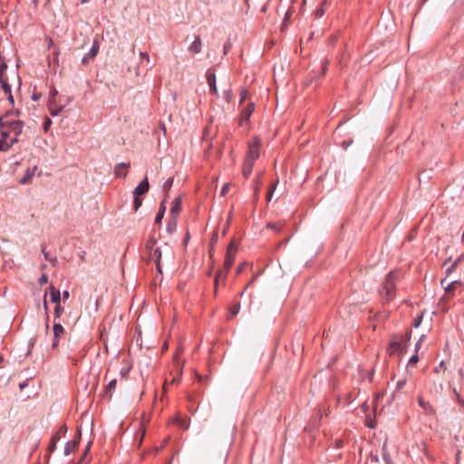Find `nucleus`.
Returning a JSON list of instances; mask_svg holds the SVG:
<instances>
[{"label":"nucleus","mask_w":464,"mask_h":464,"mask_svg":"<svg viewBox=\"0 0 464 464\" xmlns=\"http://www.w3.org/2000/svg\"><path fill=\"white\" fill-rule=\"evenodd\" d=\"M20 388H24V384H20Z\"/></svg>","instance_id":"obj_53"},{"label":"nucleus","mask_w":464,"mask_h":464,"mask_svg":"<svg viewBox=\"0 0 464 464\" xmlns=\"http://www.w3.org/2000/svg\"><path fill=\"white\" fill-rule=\"evenodd\" d=\"M150 185L148 178H145L133 191L134 200L133 207L134 210L137 211L142 204V200L140 198V196L146 194L149 191Z\"/></svg>","instance_id":"obj_7"},{"label":"nucleus","mask_w":464,"mask_h":464,"mask_svg":"<svg viewBox=\"0 0 464 464\" xmlns=\"http://www.w3.org/2000/svg\"><path fill=\"white\" fill-rule=\"evenodd\" d=\"M177 226H178V218L170 216L169 220L167 225V232L169 234H172L177 229Z\"/></svg>","instance_id":"obj_19"},{"label":"nucleus","mask_w":464,"mask_h":464,"mask_svg":"<svg viewBox=\"0 0 464 464\" xmlns=\"http://www.w3.org/2000/svg\"><path fill=\"white\" fill-rule=\"evenodd\" d=\"M47 281H48V276L45 274H43L39 278L40 285H44V284L47 283Z\"/></svg>","instance_id":"obj_36"},{"label":"nucleus","mask_w":464,"mask_h":464,"mask_svg":"<svg viewBox=\"0 0 464 464\" xmlns=\"http://www.w3.org/2000/svg\"><path fill=\"white\" fill-rule=\"evenodd\" d=\"M237 252V247L234 246L233 243H230L227 246L225 262H224V268L228 271L231 266H233L235 256Z\"/></svg>","instance_id":"obj_8"},{"label":"nucleus","mask_w":464,"mask_h":464,"mask_svg":"<svg viewBox=\"0 0 464 464\" xmlns=\"http://www.w3.org/2000/svg\"><path fill=\"white\" fill-rule=\"evenodd\" d=\"M423 338H424V335L422 334L421 337L420 338V340L417 342V343L415 345L416 351H418L420 349Z\"/></svg>","instance_id":"obj_42"},{"label":"nucleus","mask_w":464,"mask_h":464,"mask_svg":"<svg viewBox=\"0 0 464 464\" xmlns=\"http://www.w3.org/2000/svg\"><path fill=\"white\" fill-rule=\"evenodd\" d=\"M130 166L128 163H119L115 166L114 174L116 177H125L127 175V171H123V169H127Z\"/></svg>","instance_id":"obj_18"},{"label":"nucleus","mask_w":464,"mask_h":464,"mask_svg":"<svg viewBox=\"0 0 464 464\" xmlns=\"http://www.w3.org/2000/svg\"><path fill=\"white\" fill-rule=\"evenodd\" d=\"M116 383V379H112L109 382V383L106 386V394H110V396L111 395V392L115 390Z\"/></svg>","instance_id":"obj_23"},{"label":"nucleus","mask_w":464,"mask_h":464,"mask_svg":"<svg viewBox=\"0 0 464 464\" xmlns=\"http://www.w3.org/2000/svg\"><path fill=\"white\" fill-rule=\"evenodd\" d=\"M63 313V308L61 306V304H56L54 307L55 318H59Z\"/></svg>","instance_id":"obj_25"},{"label":"nucleus","mask_w":464,"mask_h":464,"mask_svg":"<svg viewBox=\"0 0 464 464\" xmlns=\"http://www.w3.org/2000/svg\"><path fill=\"white\" fill-rule=\"evenodd\" d=\"M442 367H443V362H441L440 363L439 367H437V368H436V372H439V370H440V368H442Z\"/></svg>","instance_id":"obj_49"},{"label":"nucleus","mask_w":464,"mask_h":464,"mask_svg":"<svg viewBox=\"0 0 464 464\" xmlns=\"http://www.w3.org/2000/svg\"><path fill=\"white\" fill-rule=\"evenodd\" d=\"M49 290L51 302L56 304H60V301L62 299L60 291L56 289L53 285H50Z\"/></svg>","instance_id":"obj_17"},{"label":"nucleus","mask_w":464,"mask_h":464,"mask_svg":"<svg viewBox=\"0 0 464 464\" xmlns=\"http://www.w3.org/2000/svg\"><path fill=\"white\" fill-rule=\"evenodd\" d=\"M247 95H248L247 90L244 89L240 92V96H241L240 103H242L246 99Z\"/></svg>","instance_id":"obj_31"},{"label":"nucleus","mask_w":464,"mask_h":464,"mask_svg":"<svg viewBox=\"0 0 464 464\" xmlns=\"http://www.w3.org/2000/svg\"><path fill=\"white\" fill-rule=\"evenodd\" d=\"M463 259L464 255L460 256L457 260H455L451 266L448 269V271H452V269H454L457 266V265Z\"/></svg>","instance_id":"obj_29"},{"label":"nucleus","mask_w":464,"mask_h":464,"mask_svg":"<svg viewBox=\"0 0 464 464\" xmlns=\"http://www.w3.org/2000/svg\"><path fill=\"white\" fill-rule=\"evenodd\" d=\"M180 427H182L183 429H187V425L185 424L184 421L180 423Z\"/></svg>","instance_id":"obj_50"},{"label":"nucleus","mask_w":464,"mask_h":464,"mask_svg":"<svg viewBox=\"0 0 464 464\" xmlns=\"http://www.w3.org/2000/svg\"><path fill=\"white\" fill-rule=\"evenodd\" d=\"M4 360L3 356L0 355V362H2Z\"/></svg>","instance_id":"obj_51"},{"label":"nucleus","mask_w":464,"mask_h":464,"mask_svg":"<svg viewBox=\"0 0 464 464\" xmlns=\"http://www.w3.org/2000/svg\"><path fill=\"white\" fill-rule=\"evenodd\" d=\"M77 443V440L68 441L64 447V455L67 456L71 454L74 450Z\"/></svg>","instance_id":"obj_22"},{"label":"nucleus","mask_w":464,"mask_h":464,"mask_svg":"<svg viewBox=\"0 0 464 464\" xmlns=\"http://www.w3.org/2000/svg\"><path fill=\"white\" fill-rule=\"evenodd\" d=\"M228 190H229V184L225 183L221 189V196H225L228 192Z\"/></svg>","instance_id":"obj_35"},{"label":"nucleus","mask_w":464,"mask_h":464,"mask_svg":"<svg viewBox=\"0 0 464 464\" xmlns=\"http://www.w3.org/2000/svg\"><path fill=\"white\" fill-rule=\"evenodd\" d=\"M277 182H278V180H276V182L271 187V188L267 192L266 198H267L268 201H270L272 197H273V194H274V191L276 189Z\"/></svg>","instance_id":"obj_27"},{"label":"nucleus","mask_w":464,"mask_h":464,"mask_svg":"<svg viewBox=\"0 0 464 464\" xmlns=\"http://www.w3.org/2000/svg\"><path fill=\"white\" fill-rule=\"evenodd\" d=\"M165 210H166V207L164 205V202H162L160 204V209H159V212L157 213L156 215V218H155V223L156 224H160L164 217V214H165Z\"/></svg>","instance_id":"obj_21"},{"label":"nucleus","mask_w":464,"mask_h":464,"mask_svg":"<svg viewBox=\"0 0 464 464\" xmlns=\"http://www.w3.org/2000/svg\"><path fill=\"white\" fill-rule=\"evenodd\" d=\"M384 460L386 464H393L388 456H384Z\"/></svg>","instance_id":"obj_46"},{"label":"nucleus","mask_w":464,"mask_h":464,"mask_svg":"<svg viewBox=\"0 0 464 464\" xmlns=\"http://www.w3.org/2000/svg\"><path fill=\"white\" fill-rule=\"evenodd\" d=\"M53 347L55 348L59 343V338L64 333V328L61 324H54L53 325Z\"/></svg>","instance_id":"obj_12"},{"label":"nucleus","mask_w":464,"mask_h":464,"mask_svg":"<svg viewBox=\"0 0 464 464\" xmlns=\"http://www.w3.org/2000/svg\"><path fill=\"white\" fill-rule=\"evenodd\" d=\"M452 390H453L454 394L456 395L457 400H458L460 403H462V401H459V393H458V392H457V389L454 387ZM463 404H464V401H463Z\"/></svg>","instance_id":"obj_45"},{"label":"nucleus","mask_w":464,"mask_h":464,"mask_svg":"<svg viewBox=\"0 0 464 464\" xmlns=\"http://www.w3.org/2000/svg\"><path fill=\"white\" fill-rule=\"evenodd\" d=\"M172 183H173V179H169L164 184H163V188L164 189H169L170 187L172 186Z\"/></svg>","instance_id":"obj_34"},{"label":"nucleus","mask_w":464,"mask_h":464,"mask_svg":"<svg viewBox=\"0 0 464 464\" xmlns=\"http://www.w3.org/2000/svg\"><path fill=\"white\" fill-rule=\"evenodd\" d=\"M215 284L216 285L218 284V277H216V279H215Z\"/></svg>","instance_id":"obj_54"},{"label":"nucleus","mask_w":464,"mask_h":464,"mask_svg":"<svg viewBox=\"0 0 464 464\" xmlns=\"http://www.w3.org/2000/svg\"><path fill=\"white\" fill-rule=\"evenodd\" d=\"M140 56H141L143 59L147 60L148 62L150 61V56H149V54H148L147 53H142V52H141V53H140Z\"/></svg>","instance_id":"obj_44"},{"label":"nucleus","mask_w":464,"mask_h":464,"mask_svg":"<svg viewBox=\"0 0 464 464\" xmlns=\"http://www.w3.org/2000/svg\"><path fill=\"white\" fill-rule=\"evenodd\" d=\"M64 107H65V104L58 105L56 101H54V102L53 100L48 101L49 111L53 117L59 115V113L63 110Z\"/></svg>","instance_id":"obj_11"},{"label":"nucleus","mask_w":464,"mask_h":464,"mask_svg":"<svg viewBox=\"0 0 464 464\" xmlns=\"http://www.w3.org/2000/svg\"><path fill=\"white\" fill-rule=\"evenodd\" d=\"M244 266H245V265L243 264V265H241V266L237 268V274H240V273L243 271V269H244Z\"/></svg>","instance_id":"obj_48"},{"label":"nucleus","mask_w":464,"mask_h":464,"mask_svg":"<svg viewBox=\"0 0 464 464\" xmlns=\"http://www.w3.org/2000/svg\"><path fill=\"white\" fill-rule=\"evenodd\" d=\"M62 298L65 301L67 300L69 297H70V293L69 291L65 290L63 292V294L61 295Z\"/></svg>","instance_id":"obj_38"},{"label":"nucleus","mask_w":464,"mask_h":464,"mask_svg":"<svg viewBox=\"0 0 464 464\" xmlns=\"http://www.w3.org/2000/svg\"><path fill=\"white\" fill-rule=\"evenodd\" d=\"M405 384H406V380L405 379L400 380L396 383V389L397 390H401V389H402L404 387Z\"/></svg>","instance_id":"obj_33"},{"label":"nucleus","mask_w":464,"mask_h":464,"mask_svg":"<svg viewBox=\"0 0 464 464\" xmlns=\"http://www.w3.org/2000/svg\"><path fill=\"white\" fill-rule=\"evenodd\" d=\"M98 50H99V46L97 45L96 43H94L88 53V56H90V58L95 57L98 53Z\"/></svg>","instance_id":"obj_24"},{"label":"nucleus","mask_w":464,"mask_h":464,"mask_svg":"<svg viewBox=\"0 0 464 464\" xmlns=\"http://www.w3.org/2000/svg\"><path fill=\"white\" fill-rule=\"evenodd\" d=\"M418 402H419V405L423 409V411L426 413H429V414L433 413V408L431 407V405L428 401H425L421 397H419Z\"/></svg>","instance_id":"obj_20"},{"label":"nucleus","mask_w":464,"mask_h":464,"mask_svg":"<svg viewBox=\"0 0 464 464\" xmlns=\"http://www.w3.org/2000/svg\"><path fill=\"white\" fill-rule=\"evenodd\" d=\"M324 14V11L323 8H319L315 11V14L317 17H322Z\"/></svg>","instance_id":"obj_40"},{"label":"nucleus","mask_w":464,"mask_h":464,"mask_svg":"<svg viewBox=\"0 0 464 464\" xmlns=\"http://www.w3.org/2000/svg\"><path fill=\"white\" fill-rule=\"evenodd\" d=\"M24 123L12 119L10 114L0 118V150L7 151L14 144L18 142V136L22 133Z\"/></svg>","instance_id":"obj_1"},{"label":"nucleus","mask_w":464,"mask_h":464,"mask_svg":"<svg viewBox=\"0 0 464 464\" xmlns=\"http://www.w3.org/2000/svg\"><path fill=\"white\" fill-rule=\"evenodd\" d=\"M43 254H44V258H45L46 260H49V261H51V262H55V261H56V258H54V259L50 258V257H49V256H48V253H47V252H45V250H44V249H43Z\"/></svg>","instance_id":"obj_41"},{"label":"nucleus","mask_w":464,"mask_h":464,"mask_svg":"<svg viewBox=\"0 0 464 464\" xmlns=\"http://www.w3.org/2000/svg\"><path fill=\"white\" fill-rule=\"evenodd\" d=\"M206 79L207 82L209 86L210 92L218 96V92L216 84V74L213 69H208L206 72Z\"/></svg>","instance_id":"obj_9"},{"label":"nucleus","mask_w":464,"mask_h":464,"mask_svg":"<svg viewBox=\"0 0 464 464\" xmlns=\"http://www.w3.org/2000/svg\"><path fill=\"white\" fill-rule=\"evenodd\" d=\"M421 316H419L417 320H415L414 324H413V326L414 327H419V325L421 323Z\"/></svg>","instance_id":"obj_43"},{"label":"nucleus","mask_w":464,"mask_h":464,"mask_svg":"<svg viewBox=\"0 0 464 464\" xmlns=\"http://www.w3.org/2000/svg\"><path fill=\"white\" fill-rule=\"evenodd\" d=\"M419 361V357L417 354L412 355L409 360V364L415 365Z\"/></svg>","instance_id":"obj_32"},{"label":"nucleus","mask_w":464,"mask_h":464,"mask_svg":"<svg viewBox=\"0 0 464 464\" xmlns=\"http://www.w3.org/2000/svg\"><path fill=\"white\" fill-rule=\"evenodd\" d=\"M401 277V272L394 270L391 271L385 277L380 288V295L383 302H390L395 296L396 282Z\"/></svg>","instance_id":"obj_5"},{"label":"nucleus","mask_w":464,"mask_h":464,"mask_svg":"<svg viewBox=\"0 0 464 464\" xmlns=\"http://www.w3.org/2000/svg\"><path fill=\"white\" fill-rule=\"evenodd\" d=\"M71 101H72V99H71V98H68V99H67V103H69Z\"/></svg>","instance_id":"obj_52"},{"label":"nucleus","mask_w":464,"mask_h":464,"mask_svg":"<svg viewBox=\"0 0 464 464\" xmlns=\"http://www.w3.org/2000/svg\"><path fill=\"white\" fill-rule=\"evenodd\" d=\"M66 430H67L66 427L62 426L60 428V430L52 437V440H51V442L49 445V450L51 452L55 450L57 442L61 440V438L63 436H64V434L66 433Z\"/></svg>","instance_id":"obj_10"},{"label":"nucleus","mask_w":464,"mask_h":464,"mask_svg":"<svg viewBox=\"0 0 464 464\" xmlns=\"http://www.w3.org/2000/svg\"><path fill=\"white\" fill-rule=\"evenodd\" d=\"M156 240L154 238H150L146 245L147 249L149 250L150 258L153 260L157 264V268L160 273H161V266L160 262L162 257L168 261L172 259V250L170 246L165 244L161 247H155Z\"/></svg>","instance_id":"obj_4"},{"label":"nucleus","mask_w":464,"mask_h":464,"mask_svg":"<svg viewBox=\"0 0 464 464\" xmlns=\"http://www.w3.org/2000/svg\"><path fill=\"white\" fill-rule=\"evenodd\" d=\"M409 340H410L409 334H406L405 335L399 334H392L390 338L389 345L387 347V353L390 355H393L396 353L401 354V353H404Z\"/></svg>","instance_id":"obj_6"},{"label":"nucleus","mask_w":464,"mask_h":464,"mask_svg":"<svg viewBox=\"0 0 464 464\" xmlns=\"http://www.w3.org/2000/svg\"><path fill=\"white\" fill-rule=\"evenodd\" d=\"M261 140L258 137H255L248 142L246 155L242 166V175L247 179L254 166L255 161L260 156Z\"/></svg>","instance_id":"obj_3"},{"label":"nucleus","mask_w":464,"mask_h":464,"mask_svg":"<svg viewBox=\"0 0 464 464\" xmlns=\"http://www.w3.org/2000/svg\"><path fill=\"white\" fill-rule=\"evenodd\" d=\"M239 309H240V305L238 304H234L231 308H230V314L233 316V315H236L238 314L239 312Z\"/></svg>","instance_id":"obj_28"},{"label":"nucleus","mask_w":464,"mask_h":464,"mask_svg":"<svg viewBox=\"0 0 464 464\" xmlns=\"http://www.w3.org/2000/svg\"><path fill=\"white\" fill-rule=\"evenodd\" d=\"M202 48V42L199 36H196L193 43L188 47V51L192 53H199Z\"/></svg>","instance_id":"obj_15"},{"label":"nucleus","mask_w":464,"mask_h":464,"mask_svg":"<svg viewBox=\"0 0 464 464\" xmlns=\"http://www.w3.org/2000/svg\"><path fill=\"white\" fill-rule=\"evenodd\" d=\"M7 65L2 63L0 65V83L4 93L7 96V99L11 104H14V96L12 94V88L16 87L17 89L21 86L20 77L16 71H13L10 74L6 72Z\"/></svg>","instance_id":"obj_2"},{"label":"nucleus","mask_w":464,"mask_h":464,"mask_svg":"<svg viewBox=\"0 0 464 464\" xmlns=\"http://www.w3.org/2000/svg\"><path fill=\"white\" fill-rule=\"evenodd\" d=\"M56 94H57V91H56L55 89H53V90L51 92V93H50V98H49V100H53V102H54V101H56V100H55V96H56Z\"/></svg>","instance_id":"obj_39"},{"label":"nucleus","mask_w":464,"mask_h":464,"mask_svg":"<svg viewBox=\"0 0 464 464\" xmlns=\"http://www.w3.org/2000/svg\"><path fill=\"white\" fill-rule=\"evenodd\" d=\"M90 56H88V54L83 57V59L82 60V63L85 64L88 63V60H89Z\"/></svg>","instance_id":"obj_47"},{"label":"nucleus","mask_w":464,"mask_h":464,"mask_svg":"<svg viewBox=\"0 0 464 464\" xmlns=\"http://www.w3.org/2000/svg\"><path fill=\"white\" fill-rule=\"evenodd\" d=\"M180 210H181V198H175L172 207L170 208V216L178 218Z\"/></svg>","instance_id":"obj_16"},{"label":"nucleus","mask_w":464,"mask_h":464,"mask_svg":"<svg viewBox=\"0 0 464 464\" xmlns=\"http://www.w3.org/2000/svg\"><path fill=\"white\" fill-rule=\"evenodd\" d=\"M455 377H456L457 381L459 382H460L463 380V378H464V371H463V369L459 368L456 371V376Z\"/></svg>","instance_id":"obj_26"},{"label":"nucleus","mask_w":464,"mask_h":464,"mask_svg":"<svg viewBox=\"0 0 464 464\" xmlns=\"http://www.w3.org/2000/svg\"><path fill=\"white\" fill-rule=\"evenodd\" d=\"M37 165L27 168L24 176L21 179V184H27L36 174Z\"/></svg>","instance_id":"obj_14"},{"label":"nucleus","mask_w":464,"mask_h":464,"mask_svg":"<svg viewBox=\"0 0 464 464\" xmlns=\"http://www.w3.org/2000/svg\"><path fill=\"white\" fill-rule=\"evenodd\" d=\"M52 121L49 118H47L44 123V130L45 132L49 130Z\"/></svg>","instance_id":"obj_30"},{"label":"nucleus","mask_w":464,"mask_h":464,"mask_svg":"<svg viewBox=\"0 0 464 464\" xmlns=\"http://www.w3.org/2000/svg\"><path fill=\"white\" fill-rule=\"evenodd\" d=\"M255 104L254 102H249L247 106L241 112V118H240V124L243 125L244 121H246L249 120L251 114L254 111Z\"/></svg>","instance_id":"obj_13"},{"label":"nucleus","mask_w":464,"mask_h":464,"mask_svg":"<svg viewBox=\"0 0 464 464\" xmlns=\"http://www.w3.org/2000/svg\"><path fill=\"white\" fill-rule=\"evenodd\" d=\"M88 2V0H82V3H86Z\"/></svg>","instance_id":"obj_55"},{"label":"nucleus","mask_w":464,"mask_h":464,"mask_svg":"<svg viewBox=\"0 0 464 464\" xmlns=\"http://www.w3.org/2000/svg\"><path fill=\"white\" fill-rule=\"evenodd\" d=\"M46 295H47V292L44 293V311L46 314H48V305H47V301H46Z\"/></svg>","instance_id":"obj_37"}]
</instances>
